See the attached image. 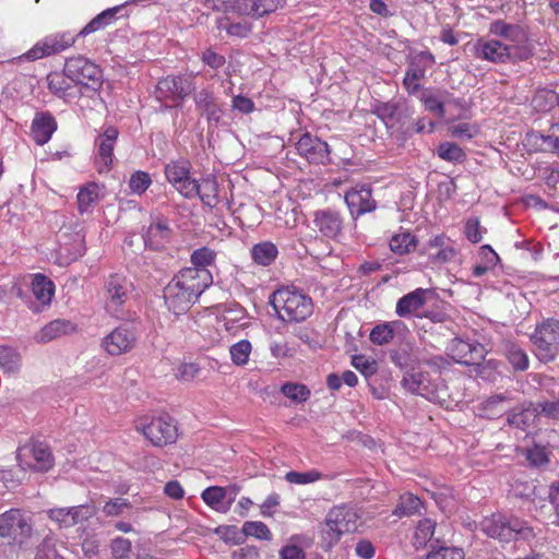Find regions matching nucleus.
I'll use <instances>...</instances> for the list:
<instances>
[{
    "instance_id": "f257e3e1",
    "label": "nucleus",
    "mask_w": 559,
    "mask_h": 559,
    "mask_svg": "<svg viewBox=\"0 0 559 559\" xmlns=\"http://www.w3.org/2000/svg\"><path fill=\"white\" fill-rule=\"evenodd\" d=\"M209 287L206 273L180 270L164 288L165 305L179 316L187 312Z\"/></svg>"
},
{
    "instance_id": "f03ea898",
    "label": "nucleus",
    "mask_w": 559,
    "mask_h": 559,
    "mask_svg": "<svg viewBox=\"0 0 559 559\" xmlns=\"http://www.w3.org/2000/svg\"><path fill=\"white\" fill-rule=\"evenodd\" d=\"M270 304L277 318L287 323H299L313 312V301L310 296L295 286H283L270 297Z\"/></svg>"
},
{
    "instance_id": "7ed1b4c3",
    "label": "nucleus",
    "mask_w": 559,
    "mask_h": 559,
    "mask_svg": "<svg viewBox=\"0 0 559 559\" xmlns=\"http://www.w3.org/2000/svg\"><path fill=\"white\" fill-rule=\"evenodd\" d=\"M359 514L348 506L333 507L326 514L320 528L321 546L329 550L342 539L343 535L354 533L358 527Z\"/></svg>"
},
{
    "instance_id": "20e7f679",
    "label": "nucleus",
    "mask_w": 559,
    "mask_h": 559,
    "mask_svg": "<svg viewBox=\"0 0 559 559\" xmlns=\"http://www.w3.org/2000/svg\"><path fill=\"white\" fill-rule=\"evenodd\" d=\"M48 72L47 81L49 90L59 97H75L83 88L96 91L102 85V73L92 72Z\"/></svg>"
},
{
    "instance_id": "39448f33",
    "label": "nucleus",
    "mask_w": 559,
    "mask_h": 559,
    "mask_svg": "<svg viewBox=\"0 0 559 559\" xmlns=\"http://www.w3.org/2000/svg\"><path fill=\"white\" fill-rule=\"evenodd\" d=\"M133 289V283L127 276L119 273L110 274L105 281L103 288V301L106 312L114 318L122 319Z\"/></svg>"
},
{
    "instance_id": "423d86ee",
    "label": "nucleus",
    "mask_w": 559,
    "mask_h": 559,
    "mask_svg": "<svg viewBox=\"0 0 559 559\" xmlns=\"http://www.w3.org/2000/svg\"><path fill=\"white\" fill-rule=\"evenodd\" d=\"M480 527L488 537L501 542H510L514 538L530 539L534 536L533 530L524 521L500 513L485 518L480 522Z\"/></svg>"
},
{
    "instance_id": "0eeeda50",
    "label": "nucleus",
    "mask_w": 559,
    "mask_h": 559,
    "mask_svg": "<svg viewBox=\"0 0 559 559\" xmlns=\"http://www.w3.org/2000/svg\"><path fill=\"white\" fill-rule=\"evenodd\" d=\"M402 385L409 392L418 394L431 402L444 400L445 385L440 376L433 378L420 368H412L403 377Z\"/></svg>"
},
{
    "instance_id": "6e6552de",
    "label": "nucleus",
    "mask_w": 559,
    "mask_h": 559,
    "mask_svg": "<svg viewBox=\"0 0 559 559\" xmlns=\"http://www.w3.org/2000/svg\"><path fill=\"white\" fill-rule=\"evenodd\" d=\"M141 432L153 445L163 447L176 441L178 429L174 418L163 415L154 418H140L135 423Z\"/></svg>"
},
{
    "instance_id": "1a4fd4ad",
    "label": "nucleus",
    "mask_w": 559,
    "mask_h": 559,
    "mask_svg": "<svg viewBox=\"0 0 559 559\" xmlns=\"http://www.w3.org/2000/svg\"><path fill=\"white\" fill-rule=\"evenodd\" d=\"M33 534L32 518L20 509H10L0 514V536L20 547L25 545Z\"/></svg>"
},
{
    "instance_id": "9d476101",
    "label": "nucleus",
    "mask_w": 559,
    "mask_h": 559,
    "mask_svg": "<svg viewBox=\"0 0 559 559\" xmlns=\"http://www.w3.org/2000/svg\"><path fill=\"white\" fill-rule=\"evenodd\" d=\"M535 353L540 361H551L559 354V321L546 319L531 335Z\"/></svg>"
},
{
    "instance_id": "9b49d317",
    "label": "nucleus",
    "mask_w": 559,
    "mask_h": 559,
    "mask_svg": "<svg viewBox=\"0 0 559 559\" xmlns=\"http://www.w3.org/2000/svg\"><path fill=\"white\" fill-rule=\"evenodd\" d=\"M489 34L507 40L508 48L520 49L524 52L522 60H527L533 55V47L528 31L522 24L508 23L504 20H495L489 24Z\"/></svg>"
},
{
    "instance_id": "f8f14e48",
    "label": "nucleus",
    "mask_w": 559,
    "mask_h": 559,
    "mask_svg": "<svg viewBox=\"0 0 559 559\" xmlns=\"http://www.w3.org/2000/svg\"><path fill=\"white\" fill-rule=\"evenodd\" d=\"M420 102L425 109L440 119L453 121L465 117V107L460 99H450L444 93L425 90L420 93Z\"/></svg>"
},
{
    "instance_id": "ddd939ff",
    "label": "nucleus",
    "mask_w": 559,
    "mask_h": 559,
    "mask_svg": "<svg viewBox=\"0 0 559 559\" xmlns=\"http://www.w3.org/2000/svg\"><path fill=\"white\" fill-rule=\"evenodd\" d=\"M168 182L186 199L197 193V180L191 177V163L186 158L170 160L165 166Z\"/></svg>"
},
{
    "instance_id": "4468645a",
    "label": "nucleus",
    "mask_w": 559,
    "mask_h": 559,
    "mask_svg": "<svg viewBox=\"0 0 559 559\" xmlns=\"http://www.w3.org/2000/svg\"><path fill=\"white\" fill-rule=\"evenodd\" d=\"M75 43V37L68 33H56L37 41L26 53L13 59L11 62L22 66L25 60H37L66 50Z\"/></svg>"
},
{
    "instance_id": "2eb2a0df",
    "label": "nucleus",
    "mask_w": 559,
    "mask_h": 559,
    "mask_svg": "<svg viewBox=\"0 0 559 559\" xmlns=\"http://www.w3.org/2000/svg\"><path fill=\"white\" fill-rule=\"evenodd\" d=\"M474 51L477 58L493 63H516L523 61L521 56L523 51L520 49L508 48L504 43L497 39L479 38L474 45Z\"/></svg>"
},
{
    "instance_id": "dca6fc26",
    "label": "nucleus",
    "mask_w": 559,
    "mask_h": 559,
    "mask_svg": "<svg viewBox=\"0 0 559 559\" xmlns=\"http://www.w3.org/2000/svg\"><path fill=\"white\" fill-rule=\"evenodd\" d=\"M135 328L121 324L108 333L102 341V347L110 356H120L131 352L138 342Z\"/></svg>"
},
{
    "instance_id": "f3484780",
    "label": "nucleus",
    "mask_w": 559,
    "mask_h": 559,
    "mask_svg": "<svg viewBox=\"0 0 559 559\" xmlns=\"http://www.w3.org/2000/svg\"><path fill=\"white\" fill-rule=\"evenodd\" d=\"M16 457L22 469L46 472L52 466L51 453L43 443H29L19 448Z\"/></svg>"
},
{
    "instance_id": "a211bd4d",
    "label": "nucleus",
    "mask_w": 559,
    "mask_h": 559,
    "mask_svg": "<svg viewBox=\"0 0 559 559\" xmlns=\"http://www.w3.org/2000/svg\"><path fill=\"white\" fill-rule=\"evenodd\" d=\"M96 513V509L90 504L75 507L52 508L46 511L47 518L56 523L59 528H69L88 521Z\"/></svg>"
},
{
    "instance_id": "6ab92c4d",
    "label": "nucleus",
    "mask_w": 559,
    "mask_h": 559,
    "mask_svg": "<svg viewBox=\"0 0 559 559\" xmlns=\"http://www.w3.org/2000/svg\"><path fill=\"white\" fill-rule=\"evenodd\" d=\"M192 91L191 74L188 72L169 74L160 80L156 87L159 98L178 102L188 96Z\"/></svg>"
},
{
    "instance_id": "aec40b11",
    "label": "nucleus",
    "mask_w": 559,
    "mask_h": 559,
    "mask_svg": "<svg viewBox=\"0 0 559 559\" xmlns=\"http://www.w3.org/2000/svg\"><path fill=\"white\" fill-rule=\"evenodd\" d=\"M524 145L532 152L551 153L559 156V122L554 123L545 132L530 131Z\"/></svg>"
},
{
    "instance_id": "412c9836",
    "label": "nucleus",
    "mask_w": 559,
    "mask_h": 559,
    "mask_svg": "<svg viewBox=\"0 0 559 559\" xmlns=\"http://www.w3.org/2000/svg\"><path fill=\"white\" fill-rule=\"evenodd\" d=\"M118 130L115 127L107 126L103 132L95 139L97 150L96 165L98 173H107L112 165L114 147L118 139Z\"/></svg>"
},
{
    "instance_id": "4be33fe9",
    "label": "nucleus",
    "mask_w": 559,
    "mask_h": 559,
    "mask_svg": "<svg viewBox=\"0 0 559 559\" xmlns=\"http://www.w3.org/2000/svg\"><path fill=\"white\" fill-rule=\"evenodd\" d=\"M25 285H29L36 304L31 306L34 312H40L45 307L51 304L55 295V284L47 276L37 273L23 278Z\"/></svg>"
},
{
    "instance_id": "5701e85b",
    "label": "nucleus",
    "mask_w": 559,
    "mask_h": 559,
    "mask_svg": "<svg viewBox=\"0 0 559 559\" xmlns=\"http://www.w3.org/2000/svg\"><path fill=\"white\" fill-rule=\"evenodd\" d=\"M448 355L459 364L475 365L484 359L485 348L479 343L454 338L448 346Z\"/></svg>"
},
{
    "instance_id": "b1692460",
    "label": "nucleus",
    "mask_w": 559,
    "mask_h": 559,
    "mask_svg": "<svg viewBox=\"0 0 559 559\" xmlns=\"http://www.w3.org/2000/svg\"><path fill=\"white\" fill-rule=\"evenodd\" d=\"M296 150L300 156L305 157L310 163L325 164L330 159L328 143L309 133H304L298 139Z\"/></svg>"
},
{
    "instance_id": "393cba45",
    "label": "nucleus",
    "mask_w": 559,
    "mask_h": 559,
    "mask_svg": "<svg viewBox=\"0 0 559 559\" xmlns=\"http://www.w3.org/2000/svg\"><path fill=\"white\" fill-rule=\"evenodd\" d=\"M343 217L337 211L324 209L313 214V225L325 238L337 239L343 230Z\"/></svg>"
},
{
    "instance_id": "a878e982",
    "label": "nucleus",
    "mask_w": 559,
    "mask_h": 559,
    "mask_svg": "<svg viewBox=\"0 0 559 559\" xmlns=\"http://www.w3.org/2000/svg\"><path fill=\"white\" fill-rule=\"evenodd\" d=\"M425 250L429 260L438 264L451 262L457 253L454 241L443 234L430 238Z\"/></svg>"
},
{
    "instance_id": "bb28decb",
    "label": "nucleus",
    "mask_w": 559,
    "mask_h": 559,
    "mask_svg": "<svg viewBox=\"0 0 559 559\" xmlns=\"http://www.w3.org/2000/svg\"><path fill=\"white\" fill-rule=\"evenodd\" d=\"M345 202L352 216H360L376 209L371 198V189L367 186H356L345 193Z\"/></svg>"
},
{
    "instance_id": "cd10ccee",
    "label": "nucleus",
    "mask_w": 559,
    "mask_h": 559,
    "mask_svg": "<svg viewBox=\"0 0 559 559\" xmlns=\"http://www.w3.org/2000/svg\"><path fill=\"white\" fill-rule=\"evenodd\" d=\"M284 0H238V14L262 17L282 8Z\"/></svg>"
},
{
    "instance_id": "c85d7f7f",
    "label": "nucleus",
    "mask_w": 559,
    "mask_h": 559,
    "mask_svg": "<svg viewBox=\"0 0 559 559\" xmlns=\"http://www.w3.org/2000/svg\"><path fill=\"white\" fill-rule=\"evenodd\" d=\"M170 235L171 230L168 222L166 219L158 218L148 226L145 235L143 236V241L146 248L159 250L169 241Z\"/></svg>"
},
{
    "instance_id": "c756f323",
    "label": "nucleus",
    "mask_w": 559,
    "mask_h": 559,
    "mask_svg": "<svg viewBox=\"0 0 559 559\" xmlns=\"http://www.w3.org/2000/svg\"><path fill=\"white\" fill-rule=\"evenodd\" d=\"M56 129V119L48 112H40L33 119L31 134L38 145H44L51 139Z\"/></svg>"
},
{
    "instance_id": "7c9ffc66",
    "label": "nucleus",
    "mask_w": 559,
    "mask_h": 559,
    "mask_svg": "<svg viewBox=\"0 0 559 559\" xmlns=\"http://www.w3.org/2000/svg\"><path fill=\"white\" fill-rule=\"evenodd\" d=\"M216 255V251L209 247H201L195 249L190 255V262L192 266L183 267L182 270L206 273L209 277V286H211L213 283V275L209 267L214 265Z\"/></svg>"
},
{
    "instance_id": "2f4dec72",
    "label": "nucleus",
    "mask_w": 559,
    "mask_h": 559,
    "mask_svg": "<svg viewBox=\"0 0 559 559\" xmlns=\"http://www.w3.org/2000/svg\"><path fill=\"white\" fill-rule=\"evenodd\" d=\"M537 419V408H534L530 405L527 407H522L519 411H513L510 413L508 416V424L509 426L521 430L522 432H526L527 436L535 429Z\"/></svg>"
},
{
    "instance_id": "473e14b6",
    "label": "nucleus",
    "mask_w": 559,
    "mask_h": 559,
    "mask_svg": "<svg viewBox=\"0 0 559 559\" xmlns=\"http://www.w3.org/2000/svg\"><path fill=\"white\" fill-rule=\"evenodd\" d=\"M427 293L424 288H417L401 297L396 304V314L405 318L415 313L425 305Z\"/></svg>"
},
{
    "instance_id": "72a5a7b5",
    "label": "nucleus",
    "mask_w": 559,
    "mask_h": 559,
    "mask_svg": "<svg viewBox=\"0 0 559 559\" xmlns=\"http://www.w3.org/2000/svg\"><path fill=\"white\" fill-rule=\"evenodd\" d=\"M403 326L404 323L400 320L377 324L370 332V341L377 345L389 344Z\"/></svg>"
},
{
    "instance_id": "f704fd0d",
    "label": "nucleus",
    "mask_w": 559,
    "mask_h": 559,
    "mask_svg": "<svg viewBox=\"0 0 559 559\" xmlns=\"http://www.w3.org/2000/svg\"><path fill=\"white\" fill-rule=\"evenodd\" d=\"M510 406V397L506 394H496L485 402L480 406V416L490 419L500 417Z\"/></svg>"
},
{
    "instance_id": "c9c22d12",
    "label": "nucleus",
    "mask_w": 559,
    "mask_h": 559,
    "mask_svg": "<svg viewBox=\"0 0 559 559\" xmlns=\"http://www.w3.org/2000/svg\"><path fill=\"white\" fill-rule=\"evenodd\" d=\"M73 330V324L67 320H53L46 324L36 335L35 340L38 343H47L50 342L63 334H67L69 331Z\"/></svg>"
},
{
    "instance_id": "e433bc0d",
    "label": "nucleus",
    "mask_w": 559,
    "mask_h": 559,
    "mask_svg": "<svg viewBox=\"0 0 559 559\" xmlns=\"http://www.w3.org/2000/svg\"><path fill=\"white\" fill-rule=\"evenodd\" d=\"M197 193L202 203L209 207H214L218 201V185L214 177L207 176L197 181Z\"/></svg>"
},
{
    "instance_id": "4c0bfd02",
    "label": "nucleus",
    "mask_w": 559,
    "mask_h": 559,
    "mask_svg": "<svg viewBox=\"0 0 559 559\" xmlns=\"http://www.w3.org/2000/svg\"><path fill=\"white\" fill-rule=\"evenodd\" d=\"M100 190V186L96 182H88L80 189L76 197L80 213H88L93 210L99 199Z\"/></svg>"
},
{
    "instance_id": "58836bf2",
    "label": "nucleus",
    "mask_w": 559,
    "mask_h": 559,
    "mask_svg": "<svg viewBox=\"0 0 559 559\" xmlns=\"http://www.w3.org/2000/svg\"><path fill=\"white\" fill-rule=\"evenodd\" d=\"M251 258L258 265H271L278 254L277 247L271 241H262L251 248Z\"/></svg>"
},
{
    "instance_id": "ea45409f",
    "label": "nucleus",
    "mask_w": 559,
    "mask_h": 559,
    "mask_svg": "<svg viewBox=\"0 0 559 559\" xmlns=\"http://www.w3.org/2000/svg\"><path fill=\"white\" fill-rule=\"evenodd\" d=\"M417 238L409 231L403 230L393 235L390 239V249L395 254H407L417 247Z\"/></svg>"
},
{
    "instance_id": "a19ab883",
    "label": "nucleus",
    "mask_w": 559,
    "mask_h": 559,
    "mask_svg": "<svg viewBox=\"0 0 559 559\" xmlns=\"http://www.w3.org/2000/svg\"><path fill=\"white\" fill-rule=\"evenodd\" d=\"M198 109L207 117L209 120L217 122L221 118V109L214 96L206 92L201 91L195 96Z\"/></svg>"
},
{
    "instance_id": "79ce46f5",
    "label": "nucleus",
    "mask_w": 559,
    "mask_h": 559,
    "mask_svg": "<svg viewBox=\"0 0 559 559\" xmlns=\"http://www.w3.org/2000/svg\"><path fill=\"white\" fill-rule=\"evenodd\" d=\"M202 500L215 511L226 512L228 506L225 503L223 487L211 486L203 490Z\"/></svg>"
},
{
    "instance_id": "37998d69",
    "label": "nucleus",
    "mask_w": 559,
    "mask_h": 559,
    "mask_svg": "<svg viewBox=\"0 0 559 559\" xmlns=\"http://www.w3.org/2000/svg\"><path fill=\"white\" fill-rule=\"evenodd\" d=\"M0 368L7 373H16L21 368L20 354L8 346H0Z\"/></svg>"
},
{
    "instance_id": "c03bdc74",
    "label": "nucleus",
    "mask_w": 559,
    "mask_h": 559,
    "mask_svg": "<svg viewBox=\"0 0 559 559\" xmlns=\"http://www.w3.org/2000/svg\"><path fill=\"white\" fill-rule=\"evenodd\" d=\"M251 352L252 345L248 340H241L229 347L230 359L239 367L248 364Z\"/></svg>"
},
{
    "instance_id": "a18cd8bd",
    "label": "nucleus",
    "mask_w": 559,
    "mask_h": 559,
    "mask_svg": "<svg viewBox=\"0 0 559 559\" xmlns=\"http://www.w3.org/2000/svg\"><path fill=\"white\" fill-rule=\"evenodd\" d=\"M436 528V523L430 519H424L418 522L414 533V545L416 548L425 547L431 539Z\"/></svg>"
},
{
    "instance_id": "49530a36",
    "label": "nucleus",
    "mask_w": 559,
    "mask_h": 559,
    "mask_svg": "<svg viewBox=\"0 0 559 559\" xmlns=\"http://www.w3.org/2000/svg\"><path fill=\"white\" fill-rule=\"evenodd\" d=\"M421 508V501L418 497L412 493H405L401 496V500L396 509L394 510V514L397 516L404 515H413L417 513Z\"/></svg>"
},
{
    "instance_id": "de8ad7c7",
    "label": "nucleus",
    "mask_w": 559,
    "mask_h": 559,
    "mask_svg": "<svg viewBox=\"0 0 559 559\" xmlns=\"http://www.w3.org/2000/svg\"><path fill=\"white\" fill-rule=\"evenodd\" d=\"M323 475L317 469L306 472L290 471L285 474V480L295 485H308L322 479Z\"/></svg>"
},
{
    "instance_id": "09e8293b",
    "label": "nucleus",
    "mask_w": 559,
    "mask_h": 559,
    "mask_svg": "<svg viewBox=\"0 0 559 559\" xmlns=\"http://www.w3.org/2000/svg\"><path fill=\"white\" fill-rule=\"evenodd\" d=\"M438 156L447 162L461 163L465 158L464 151L455 143L444 142L438 146Z\"/></svg>"
},
{
    "instance_id": "8fccbe9b",
    "label": "nucleus",
    "mask_w": 559,
    "mask_h": 559,
    "mask_svg": "<svg viewBox=\"0 0 559 559\" xmlns=\"http://www.w3.org/2000/svg\"><path fill=\"white\" fill-rule=\"evenodd\" d=\"M152 185V178L148 173L136 170L129 179V189L132 194L142 195Z\"/></svg>"
},
{
    "instance_id": "3c124183",
    "label": "nucleus",
    "mask_w": 559,
    "mask_h": 559,
    "mask_svg": "<svg viewBox=\"0 0 559 559\" xmlns=\"http://www.w3.org/2000/svg\"><path fill=\"white\" fill-rule=\"evenodd\" d=\"M242 533L246 536H252L261 540H271L272 538V533L266 526V524L260 521L245 522V524L242 525Z\"/></svg>"
},
{
    "instance_id": "603ef678",
    "label": "nucleus",
    "mask_w": 559,
    "mask_h": 559,
    "mask_svg": "<svg viewBox=\"0 0 559 559\" xmlns=\"http://www.w3.org/2000/svg\"><path fill=\"white\" fill-rule=\"evenodd\" d=\"M131 509V503L124 498L109 499L105 502L102 511L105 516H120Z\"/></svg>"
},
{
    "instance_id": "864d4df0",
    "label": "nucleus",
    "mask_w": 559,
    "mask_h": 559,
    "mask_svg": "<svg viewBox=\"0 0 559 559\" xmlns=\"http://www.w3.org/2000/svg\"><path fill=\"white\" fill-rule=\"evenodd\" d=\"M282 393L296 403H301L310 397V390L300 383H285L282 386Z\"/></svg>"
},
{
    "instance_id": "5fc2aeb1",
    "label": "nucleus",
    "mask_w": 559,
    "mask_h": 559,
    "mask_svg": "<svg viewBox=\"0 0 559 559\" xmlns=\"http://www.w3.org/2000/svg\"><path fill=\"white\" fill-rule=\"evenodd\" d=\"M352 366L366 377L374 374L378 369L377 361L364 355L353 356Z\"/></svg>"
},
{
    "instance_id": "6e6d98bb",
    "label": "nucleus",
    "mask_w": 559,
    "mask_h": 559,
    "mask_svg": "<svg viewBox=\"0 0 559 559\" xmlns=\"http://www.w3.org/2000/svg\"><path fill=\"white\" fill-rule=\"evenodd\" d=\"M462 548L441 546L428 552L427 559H464Z\"/></svg>"
},
{
    "instance_id": "4d7b16f0",
    "label": "nucleus",
    "mask_w": 559,
    "mask_h": 559,
    "mask_svg": "<svg viewBox=\"0 0 559 559\" xmlns=\"http://www.w3.org/2000/svg\"><path fill=\"white\" fill-rule=\"evenodd\" d=\"M227 19H219L218 28L225 29L228 35L236 37H247L251 33V25L248 22H238L229 25H225L224 23Z\"/></svg>"
},
{
    "instance_id": "13d9d810",
    "label": "nucleus",
    "mask_w": 559,
    "mask_h": 559,
    "mask_svg": "<svg viewBox=\"0 0 559 559\" xmlns=\"http://www.w3.org/2000/svg\"><path fill=\"white\" fill-rule=\"evenodd\" d=\"M132 544L124 537H116L111 540L110 550L114 559H127L131 552Z\"/></svg>"
},
{
    "instance_id": "bf43d9fd",
    "label": "nucleus",
    "mask_w": 559,
    "mask_h": 559,
    "mask_svg": "<svg viewBox=\"0 0 559 559\" xmlns=\"http://www.w3.org/2000/svg\"><path fill=\"white\" fill-rule=\"evenodd\" d=\"M35 559H64L58 551L56 543L51 538L43 540L37 549Z\"/></svg>"
},
{
    "instance_id": "052dcab7",
    "label": "nucleus",
    "mask_w": 559,
    "mask_h": 559,
    "mask_svg": "<svg viewBox=\"0 0 559 559\" xmlns=\"http://www.w3.org/2000/svg\"><path fill=\"white\" fill-rule=\"evenodd\" d=\"M508 359L518 370H525L528 368V357L526 353L515 345L510 346L508 350Z\"/></svg>"
},
{
    "instance_id": "680f3d73",
    "label": "nucleus",
    "mask_w": 559,
    "mask_h": 559,
    "mask_svg": "<svg viewBox=\"0 0 559 559\" xmlns=\"http://www.w3.org/2000/svg\"><path fill=\"white\" fill-rule=\"evenodd\" d=\"M204 7L222 13H238V0H203Z\"/></svg>"
},
{
    "instance_id": "e2e57ef3",
    "label": "nucleus",
    "mask_w": 559,
    "mask_h": 559,
    "mask_svg": "<svg viewBox=\"0 0 559 559\" xmlns=\"http://www.w3.org/2000/svg\"><path fill=\"white\" fill-rule=\"evenodd\" d=\"M484 229L480 226V222L477 217H471L465 224V236L473 242L477 243L483 240Z\"/></svg>"
},
{
    "instance_id": "0e129e2a",
    "label": "nucleus",
    "mask_w": 559,
    "mask_h": 559,
    "mask_svg": "<svg viewBox=\"0 0 559 559\" xmlns=\"http://www.w3.org/2000/svg\"><path fill=\"white\" fill-rule=\"evenodd\" d=\"M526 460L532 466H543L548 463V453L544 447L535 445L526 450Z\"/></svg>"
},
{
    "instance_id": "69168bd1",
    "label": "nucleus",
    "mask_w": 559,
    "mask_h": 559,
    "mask_svg": "<svg viewBox=\"0 0 559 559\" xmlns=\"http://www.w3.org/2000/svg\"><path fill=\"white\" fill-rule=\"evenodd\" d=\"M397 111V106L393 103H381L374 107V114L384 121L385 124H393Z\"/></svg>"
},
{
    "instance_id": "338daca9",
    "label": "nucleus",
    "mask_w": 559,
    "mask_h": 559,
    "mask_svg": "<svg viewBox=\"0 0 559 559\" xmlns=\"http://www.w3.org/2000/svg\"><path fill=\"white\" fill-rule=\"evenodd\" d=\"M450 132L452 136L469 140L478 133V128L475 124L463 122L451 127Z\"/></svg>"
},
{
    "instance_id": "774afa93",
    "label": "nucleus",
    "mask_w": 559,
    "mask_h": 559,
    "mask_svg": "<svg viewBox=\"0 0 559 559\" xmlns=\"http://www.w3.org/2000/svg\"><path fill=\"white\" fill-rule=\"evenodd\" d=\"M199 367L193 362L180 364L175 369V377L182 381H191L199 374Z\"/></svg>"
}]
</instances>
